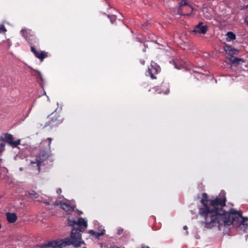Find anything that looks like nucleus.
Returning <instances> with one entry per match:
<instances>
[{"instance_id": "17", "label": "nucleus", "mask_w": 248, "mask_h": 248, "mask_svg": "<svg viewBox=\"0 0 248 248\" xmlns=\"http://www.w3.org/2000/svg\"><path fill=\"white\" fill-rule=\"evenodd\" d=\"M5 143H0V155H1L2 153L5 150Z\"/></svg>"}, {"instance_id": "6", "label": "nucleus", "mask_w": 248, "mask_h": 248, "mask_svg": "<svg viewBox=\"0 0 248 248\" xmlns=\"http://www.w3.org/2000/svg\"><path fill=\"white\" fill-rule=\"evenodd\" d=\"M13 136L10 134L5 133L4 136L0 137V140L4 141L13 147H16L20 144V140H14Z\"/></svg>"}, {"instance_id": "26", "label": "nucleus", "mask_w": 248, "mask_h": 248, "mask_svg": "<svg viewBox=\"0 0 248 248\" xmlns=\"http://www.w3.org/2000/svg\"><path fill=\"white\" fill-rule=\"evenodd\" d=\"M141 248H150L148 246H142Z\"/></svg>"}, {"instance_id": "1", "label": "nucleus", "mask_w": 248, "mask_h": 248, "mask_svg": "<svg viewBox=\"0 0 248 248\" xmlns=\"http://www.w3.org/2000/svg\"><path fill=\"white\" fill-rule=\"evenodd\" d=\"M221 198H217L214 201L207 200L206 194H202L201 200L203 207L200 210L204 220V225L208 228H219L221 226H229L233 224L239 226L241 229H245L248 226V218L242 216V212L232 209L229 212H225L222 206L225 204L224 194H221Z\"/></svg>"}, {"instance_id": "19", "label": "nucleus", "mask_w": 248, "mask_h": 248, "mask_svg": "<svg viewBox=\"0 0 248 248\" xmlns=\"http://www.w3.org/2000/svg\"><path fill=\"white\" fill-rule=\"evenodd\" d=\"M7 31L5 27L3 25H1L0 26V33H5Z\"/></svg>"}, {"instance_id": "36", "label": "nucleus", "mask_w": 248, "mask_h": 248, "mask_svg": "<svg viewBox=\"0 0 248 248\" xmlns=\"http://www.w3.org/2000/svg\"><path fill=\"white\" fill-rule=\"evenodd\" d=\"M1 228V225L0 224V229Z\"/></svg>"}, {"instance_id": "10", "label": "nucleus", "mask_w": 248, "mask_h": 248, "mask_svg": "<svg viewBox=\"0 0 248 248\" xmlns=\"http://www.w3.org/2000/svg\"><path fill=\"white\" fill-rule=\"evenodd\" d=\"M207 29L208 27L207 26L204 25L202 23H200L196 26L193 31L196 33L204 34L207 31Z\"/></svg>"}, {"instance_id": "14", "label": "nucleus", "mask_w": 248, "mask_h": 248, "mask_svg": "<svg viewBox=\"0 0 248 248\" xmlns=\"http://www.w3.org/2000/svg\"><path fill=\"white\" fill-rule=\"evenodd\" d=\"M235 39V35L232 32H228L226 34V40L230 42Z\"/></svg>"}, {"instance_id": "8", "label": "nucleus", "mask_w": 248, "mask_h": 248, "mask_svg": "<svg viewBox=\"0 0 248 248\" xmlns=\"http://www.w3.org/2000/svg\"><path fill=\"white\" fill-rule=\"evenodd\" d=\"M31 49L34 56L41 61L47 57V52H46L44 51H38L32 45H31Z\"/></svg>"}, {"instance_id": "13", "label": "nucleus", "mask_w": 248, "mask_h": 248, "mask_svg": "<svg viewBox=\"0 0 248 248\" xmlns=\"http://www.w3.org/2000/svg\"><path fill=\"white\" fill-rule=\"evenodd\" d=\"M105 232V230H103L101 232H96L93 230H91L89 231V233L94 236L96 238H98L104 234Z\"/></svg>"}, {"instance_id": "32", "label": "nucleus", "mask_w": 248, "mask_h": 248, "mask_svg": "<svg viewBox=\"0 0 248 248\" xmlns=\"http://www.w3.org/2000/svg\"><path fill=\"white\" fill-rule=\"evenodd\" d=\"M31 108H29V111L30 112V111L31 110Z\"/></svg>"}, {"instance_id": "18", "label": "nucleus", "mask_w": 248, "mask_h": 248, "mask_svg": "<svg viewBox=\"0 0 248 248\" xmlns=\"http://www.w3.org/2000/svg\"><path fill=\"white\" fill-rule=\"evenodd\" d=\"M108 16L109 18V19L112 23H114V22L116 21V17L115 16L108 15Z\"/></svg>"}, {"instance_id": "3", "label": "nucleus", "mask_w": 248, "mask_h": 248, "mask_svg": "<svg viewBox=\"0 0 248 248\" xmlns=\"http://www.w3.org/2000/svg\"><path fill=\"white\" fill-rule=\"evenodd\" d=\"M77 242V241H74L70 236L63 239L48 242L47 243L42 245L40 247L41 248L46 247L63 248L66 246L73 245L74 247L78 248L79 245H78Z\"/></svg>"}, {"instance_id": "12", "label": "nucleus", "mask_w": 248, "mask_h": 248, "mask_svg": "<svg viewBox=\"0 0 248 248\" xmlns=\"http://www.w3.org/2000/svg\"><path fill=\"white\" fill-rule=\"evenodd\" d=\"M224 49L227 53H228L230 55L233 54H236L238 52L237 49L232 47L231 46L227 45H225L224 47Z\"/></svg>"}, {"instance_id": "22", "label": "nucleus", "mask_w": 248, "mask_h": 248, "mask_svg": "<svg viewBox=\"0 0 248 248\" xmlns=\"http://www.w3.org/2000/svg\"><path fill=\"white\" fill-rule=\"evenodd\" d=\"M186 5V2L185 0H182L179 4V7Z\"/></svg>"}, {"instance_id": "7", "label": "nucleus", "mask_w": 248, "mask_h": 248, "mask_svg": "<svg viewBox=\"0 0 248 248\" xmlns=\"http://www.w3.org/2000/svg\"><path fill=\"white\" fill-rule=\"evenodd\" d=\"M62 119L61 118V116L59 114L55 113L51 117L50 120L46 123L42 128H43L48 126H49L51 127L57 126L62 123Z\"/></svg>"}, {"instance_id": "35", "label": "nucleus", "mask_w": 248, "mask_h": 248, "mask_svg": "<svg viewBox=\"0 0 248 248\" xmlns=\"http://www.w3.org/2000/svg\"><path fill=\"white\" fill-rule=\"evenodd\" d=\"M155 70H156V72L157 71V68H156V69H155Z\"/></svg>"}, {"instance_id": "34", "label": "nucleus", "mask_w": 248, "mask_h": 248, "mask_svg": "<svg viewBox=\"0 0 248 248\" xmlns=\"http://www.w3.org/2000/svg\"><path fill=\"white\" fill-rule=\"evenodd\" d=\"M20 170H21V171L22 170V168H20Z\"/></svg>"}, {"instance_id": "30", "label": "nucleus", "mask_w": 248, "mask_h": 248, "mask_svg": "<svg viewBox=\"0 0 248 248\" xmlns=\"http://www.w3.org/2000/svg\"><path fill=\"white\" fill-rule=\"evenodd\" d=\"M245 23H246V24L247 25H248V21H247L245 20Z\"/></svg>"}, {"instance_id": "27", "label": "nucleus", "mask_w": 248, "mask_h": 248, "mask_svg": "<svg viewBox=\"0 0 248 248\" xmlns=\"http://www.w3.org/2000/svg\"><path fill=\"white\" fill-rule=\"evenodd\" d=\"M187 226H184V230H187Z\"/></svg>"}, {"instance_id": "21", "label": "nucleus", "mask_w": 248, "mask_h": 248, "mask_svg": "<svg viewBox=\"0 0 248 248\" xmlns=\"http://www.w3.org/2000/svg\"><path fill=\"white\" fill-rule=\"evenodd\" d=\"M36 76L37 78H40L42 81H43L42 75L40 72H37V74Z\"/></svg>"}, {"instance_id": "37", "label": "nucleus", "mask_w": 248, "mask_h": 248, "mask_svg": "<svg viewBox=\"0 0 248 248\" xmlns=\"http://www.w3.org/2000/svg\"><path fill=\"white\" fill-rule=\"evenodd\" d=\"M86 248L84 247V248Z\"/></svg>"}, {"instance_id": "31", "label": "nucleus", "mask_w": 248, "mask_h": 248, "mask_svg": "<svg viewBox=\"0 0 248 248\" xmlns=\"http://www.w3.org/2000/svg\"><path fill=\"white\" fill-rule=\"evenodd\" d=\"M111 248H120L117 247H111Z\"/></svg>"}, {"instance_id": "16", "label": "nucleus", "mask_w": 248, "mask_h": 248, "mask_svg": "<svg viewBox=\"0 0 248 248\" xmlns=\"http://www.w3.org/2000/svg\"><path fill=\"white\" fill-rule=\"evenodd\" d=\"M229 59L230 61L233 63H238L239 62L241 61L240 59L232 56H230L229 57Z\"/></svg>"}, {"instance_id": "20", "label": "nucleus", "mask_w": 248, "mask_h": 248, "mask_svg": "<svg viewBox=\"0 0 248 248\" xmlns=\"http://www.w3.org/2000/svg\"><path fill=\"white\" fill-rule=\"evenodd\" d=\"M124 231V229L122 228H119L117 230V234L120 235Z\"/></svg>"}, {"instance_id": "28", "label": "nucleus", "mask_w": 248, "mask_h": 248, "mask_svg": "<svg viewBox=\"0 0 248 248\" xmlns=\"http://www.w3.org/2000/svg\"><path fill=\"white\" fill-rule=\"evenodd\" d=\"M140 63H141L142 64H144V61H140Z\"/></svg>"}, {"instance_id": "4", "label": "nucleus", "mask_w": 248, "mask_h": 248, "mask_svg": "<svg viewBox=\"0 0 248 248\" xmlns=\"http://www.w3.org/2000/svg\"><path fill=\"white\" fill-rule=\"evenodd\" d=\"M48 157V152L47 150H45L44 149L40 150L38 155L35 159V161H31V165L33 167H36L38 172L40 171V164L46 160Z\"/></svg>"}, {"instance_id": "2", "label": "nucleus", "mask_w": 248, "mask_h": 248, "mask_svg": "<svg viewBox=\"0 0 248 248\" xmlns=\"http://www.w3.org/2000/svg\"><path fill=\"white\" fill-rule=\"evenodd\" d=\"M68 224L73 227L70 235L72 239L74 241H77L79 247L82 245H85L84 242L82 240L81 232H83L87 227V221L81 217L78 218L77 221L73 219H69Z\"/></svg>"}, {"instance_id": "11", "label": "nucleus", "mask_w": 248, "mask_h": 248, "mask_svg": "<svg viewBox=\"0 0 248 248\" xmlns=\"http://www.w3.org/2000/svg\"><path fill=\"white\" fill-rule=\"evenodd\" d=\"M6 217L7 221L10 223H15L17 219L16 215L14 213L8 212L6 214Z\"/></svg>"}, {"instance_id": "15", "label": "nucleus", "mask_w": 248, "mask_h": 248, "mask_svg": "<svg viewBox=\"0 0 248 248\" xmlns=\"http://www.w3.org/2000/svg\"><path fill=\"white\" fill-rule=\"evenodd\" d=\"M150 66H151V68H150V67L148 68V69L147 70V71L146 72V76H150V77L152 79H155V77L154 74L152 73V69L154 68V66L152 64V63L151 64Z\"/></svg>"}, {"instance_id": "25", "label": "nucleus", "mask_w": 248, "mask_h": 248, "mask_svg": "<svg viewBox=\"0 0 248 248\" xmlns=\"http://www.w3.org/2000/svg\"><path fill=\"white\" fill-rule=\"evenodd\" d=\"M62 192V189L59 188H58L57 190V193L58 194L60 195V194H61Z\"/></svg>"}, {"instance_id": "9", "label": "nucleus", "mask_w": 248, "mask_h": 248, "mask_svg": "<svg viewBox=\"0 0 248 248\" xmlns=\"http://www.w3.org/2000/svg\"><path fill=\"white\" fill-rule=\"evenodd\" d=\"M55 205H60L61 206V207L62 209L64 211H65L67 214H70L71 213H72L74 211V208L73 206H71L70 204L60 202H57L54 204Z\"/></svg>"}, {"instance_id": "5", "label": "nucleus", "mask_w": 248, "mask_h": 248, "mask_svg": "<svg viewBox=\"0 0 248 248\" xmlns=\"http://www.w3.org/2000/svg\"><path fill=\"white\" fill-rule=\"evenodd\" d=\"M21 35L25 38V39L31 45H38L39 40L33 35H31L30 36L29 35L31 33V31L29 30H23L22 29L20 31Z\"/></svg>"}, {"instance_id": "24", "label": "nucleus", "mask_w": 248, "mask_h": 248, "mask_svg": "<svg viewBox=\"0 0 248 248\" xmlns=\"http://www.w3.org/2000/svg\"><path fill=\"white\" fill-rule=\"evenodd\" d=\"M30 194L33 195V198H36L38 197V194L37 193L34 192V191H32V193H31Z\"/></svg>"}, {"instance_id": "29", "label": "nucleus", "mask_w": 248, "mask_h": 248, "mask_svg": "<svg viewBox=\"0 0 248 248\" xmlns=\"http://www.w3.org/2000/svg\"><path fill=\"white\" fill-rule=\"evenodd\" d=\"M207 10V9L206 8H204V9H203V12H205V11H206Z\"/></svg>"}, {"instance_id": "33", "label": "nucleus", "mask_w": 248, "mask_h": 248, "mask_svg": "<svg viewBox=\"0 0 248 248\" xmlns=\"http://www.w3.org/2000/svg\"><path fill=\"white\" fill-rule=\"evenodd\" d=\"M206 16L207 17V18H209V16H208V15H206Z\"/></svg>"}, {"instance_id": "23", "label": "nucleus", "mask_w": 248, "mask_h": 248, "mask_svg": "<svg viewBox=\"0 0 248 248\" xmlns=\"http://www.w3.org/2000/svg\"><path fill=\"white\" fill-rule=\"evenodd\" d=\"M47 140H48V141H49L48 146V148L50 149V144L51 143V141H52V139L51 138H48L47 139Z\"/></svg>"}]
</instances>
